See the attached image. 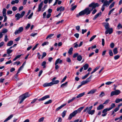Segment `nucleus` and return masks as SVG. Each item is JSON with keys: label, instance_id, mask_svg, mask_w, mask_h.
Here are the masks:
<instances>
[{"label": "nucleus", "instance_id": "1", "mask_svg": "<svg viewBox=\"0 0 122 122\" xmlns=\"http://www.w3.org/2000/svg\"><path fill=\"white\" fill-rule=\"evenodd\" d=\"M92 10H90L89 7L86 8L84 10H82L79 13V14H76V16L78 17L80 16L86 15L90 14Z\"/></svg>", "mask_w": 122, "mask_h": 122}, {"label": "nucleus", "instance_id": "2", "mask_svg": "<svg viewBox=\"0 0 122 122\" xmlns=\"http://www.w3.org/2000/svg\"><path fill=\"white\" fill-rule=\"evenodd\" d=\"M83 108V107H81L79 108L77 110L74 111L72 113L70 114L69 116L68 119L69 120L71 119L72 117H74L77 113L80 112Z\"/></svg>", "mask_w": 122, "mask_h": 122}, {"label": "nucleus", "instance_id": "3", "mask_svg": "<svg viewBox=\"0 0 122 122\" xmlns=\"http://www.w3.org/2000/svg\"><path fill=\"white\" fill-rule=\"evenodd\" d=\"M30 95L29 94L28 92H26L25 93L23 94L22 95L20 96L19 97V100L20 101L19 103L20 104L26 98L29 97Z\"/></svg>", "mask_w": 122, "mask_h": 122}, {"label": "nucleus", "instance_id": "4", "mask_svg": "<svg viewBox=\"0 0 122 122\" xmlns=\"http://www.w3.org/2000/svg\"><path fill=\"white\" fill-rule=\"evenodd\" d=\"M100 5L98 3H95V2H93L89 5V7H92L91 10H92L93 9H95L96 7H98Z\"/></svg>", "mask_w": 122, "mask_h": 122}, {"label": "nucleus", "instance_id": "5", "mask_svg": "<svg viewBox=\"0 0 122 122\" xmlns=\"http://www.w3.org/2000/svg\"><path fill=\"white\" fill-rule=\"evenodd\" d=\"M25 13V12L24 11H23L20 15V14L18 13L15 15V17L16 18V20H19L20 18H22L24 16Z\"/></svg>", "mask_w": 122, "mask_h": 122}, {"label": "nucleus", "instance_id": "6", "mask_svg": "<svg viewBox=\"0 0 122 122\" xmlns=\"http://www.w3.org/2000/svg\"><path fill=\"white\" fill-rule=\"evenodd\" d=\"M120 92V91L119 90H116L115 91L112 92L110 96L112 97L114 95H117Z\"/></svg>", "mask_w": 122, "mask_h": 122}, {"label": "nucleus", "instance_id": "7", "mask_svg": "<svg viewBox=\"0 0 122 122\" xmlns=\"http://www.w3.org/2000/svg\"><path fill=\"white\" fill-rule=\"evenodd\" d=\"M104 0H101V2L102 3H103L102 5L104 6H106L107 7L111 3H110L109 1H108L107 0H106L104 1Z\"/></svg>", "mask_w": 122, "mask_h": 122}, {"label": "nucleus", "instance_id": "8", "mask_svg": "<svg viewBox=\"0 0 122 122\" xmlns=\"http://www.w3.org/2000/svg\"><path fill=\"white\" fill-rule=\"evenodd\" d=\"M23 27H21L19 28L18 30H16L15 32V35L20 33L23 30Z\"/></svg>", "mask_w": 122, "mask_h": 122}, {"label": "nucleus", "instance_id": "9", "mask_svg": "<svg viewBox=\"0 0 122 122\" xmlns=\"http://www.w3.org/2000/svg\"><path fill=\"white\" fill-rule=\"evenodd\" d=\"M50 97L49 95H46L41 98L38 99V101H43L47 98H49Z\"/></svg>", "mask_w": 122, "mask_h": 122}, {"label": "nucleus", "instance_id": "10", "mask_svg": "<svg viewBox=\"0 0 122 122\" xmlns=\"http://www.w3.org/2000/svg\"><path fill=\"white\" fill-rule=\"evenodd\" d=\"M103 25L106 29L108 30L109 29L110 26L108 23L106 22L103 23Z\"/></svg>", "mask_w": 122, "mask_h": 122}, {"label": "nucleus", "instance_id": "11", "mask_svg": "<svg viewBox=\"0 0 122 122\" xmlns=\"http://www.w3.org/2000/svg\"><path fill=\"white\" fill-rule=\"evenodd\" d=\"M102 14V12H100L95 15L94 17L93 18V20H95L98 17H100Z\"/></svg>", "mask_w": 122, "mask_h": 122}, {"label": "nucleus", "instance_id": "12", "mask_svg": "<svg viewBox=\"0 0 122 122\" xmlns=\"http://www.w3.org/2000/svg\"><path fill=\"white\" fill-rule=\"evenodd\" d=\"M62 62V61L60 59V58L57 59L56 61L55 64H61Z\"/></svg>", "mask_w": 122, "mask_h": 122}, {"label": "nucleus", "instance_id": "13", "mask_svg": "<svg viewBox=\"0 0 122 122\" xmlns=\"http://www.w3.org/2000/svg\"><path fill=\"white\" fill-rule=\"evenodd\" d=\"M97 91V89H92L90 91L87 93L88 94H92L94 93Z\"/></svg>", "mask_w": 122, "mask_h": 122}, {"label": "nucleus", "instance_id": "14", "mask_svg": "<svg viewBox=\"0 0 122 122\" xmlns=\"http://www.w3.org/2000/svg\"><path fill=\"white\" fill-rule=\"evenodd\" d=\"M64 8L63 7L61 6L60 7H58L57 8L56 10L57 11L60 10V12H61L64 11Z\"/></svg>", "mask_w": 122, "mask_h": 122}, {"label": "nucleus", "instance_id": "15", "mask_svg": "<svg viewBox=\"0 0 122 122\" xmlns=\"http://www.w3.org/2000/svg\"><path fill=\"white\" fill-rule=\"evenodd\" d=\"M43 3V1H42L39 5L38 6V9L37 10L38 12H40L41 11V8L42 7Z\"/></svg>", "mask_w": 122, "mask_h": 122}, {"label": "nucleus", "instance_id": "16", "mask_svg": "<svg viewBox=\"0 0 122 122\" xmlns=\"http://www.w3.org/2000/svg\"><path fill=\"white\" fill-rule=\"evenodd\" d=\"M92 107V106H91V107H87L84 110L83 112H86L87 110L88 112L89 111H91V109Z\"/></svg>", "mask_w": 122, "mask_h": 122}, {"label": "nucleus", "instance_id": "17", "mask_svg": "<svg viewBox=\"0 0 122 122\" xmlns=\"http://www.w3.org/2000/svg\"><path fill=\"white\" fill-rule=\"evenodd\" d=\"M13 117V115L12 114L10 115L4 121V122H6L7 121H8L10 120L12 117Z\"/></svg>", "mask_w": 122, "mask_h": 122}, {"label": "nucleus", "instance_id": "18", "mask_svg": "<svg viewBox=\"0 0 122 122\" xmlns=\"http://www.w3.org/2000/svg\"><path fill=\"white\" fill-rule=\"evenodd\" d=\"M66 104H63V105H61V106L60 107H57L56 110V112H57L60 109H61L62 107L65 106L66 105Z\"/></svg>", "mask_w": 122, "mask_h": 122}, {"label": "nucleus", "instance_id": "19", "mask_svg": "<svg viewBox=\"0 0 122 122\" xmlns=\"http://www.w3.org/2000/svg\"><path fill=\"white\" fill-rule=\"evenodd\" d=\"M59 81L58 80H55L54 81H52L51 82L52 86L58 83Z\"/></svg>", "mask_w": 122, "mask_h": 122}, {"label": "nucleus", "instance_id": "20", "mask_svg": "<svg viewBox=\"0 0 122 122\" xmlns=\"http://www.w3.org/2000/svg\"><path fill=\"white\" fill-rule=\"evenodd\" d=\"M104 107V106L103 105L101 104L97 108V110H100L103 109Z\"/></svg>", "mask_w": 122, "mask_h": 122}, {"label": "nucleus", "instance_id": "21", "mask_svg": "<svg viewBox=\"0 0 122 122\" xmlns=\"http://www.w3.org/2000/svg\"><path fill=\"white\" fill-rule=\"evenodd\" d=\"M43 86L44 87H46L51 86L52 85L51 82H50L49 83H45L43 85Z\"/></svg>", "mask_w": 122, "mask_h": 122}, {"label": "nucleus", "instance_id": "22", "mask_svg": "<svg viewBox=\"0 0 122 122\" xmlns=\"http://www.w3.org/2000/svg\"><path fill=\"white\" fill-rule=\"evenodd\" d=\"M85 92H83L82 93H80L76 97V98H78L84 96L85 95Z\"/></svg>", "mask_w": 122, "mask_h": 122}, {"label": "nucleus", "instance_id": "23", "mask_svg": "<svg viewBox=\"0 0 122 122\" xmlns=\"http://www.w3.org/2000/svg\"><path fill=\"white\" fill-rule=\"evenodd\" d=\"M113 52L114 55H116L118 53V51L117 50V48L116 47L113 50Z\"/></svg>", "mask_w": 122, "mask_h": 122}, {"label": "nucleus", "instance_id": "24", "mask_svg": "<svg viewBox=\"0 0 122 122\" xmlns=\"http://www.w3.org/2000/svg\"><path fill=\"white\" fill-rule=\"evenodd\" d=\"M115 106V103H112L111 105V107H109L108 109L110 110H111Z\"/></svg>", "mask_w": 122, "mask_h": 122}, {"label": "nucleus", "instance_id": "25", "mask_svg": "<svg viewBox=\"0 0 122 122\" xmlns=\"http://www.w3.org/2000/svg\"><path fill=\"white\" fill-rule=\"evenodd\" d=\"M13 43V41H9L7 44V46H11Z\"/></svg>", "mask_w": 122, "mask_h": 122}, {"label": "nucleus", "instance_id": "26", "mask_svg": "<svg viewBox=\"0 0 122 122\" xmlns=\"http://www.w3.org/2000/svg\"><path fill=\"white\" fill-rule=\"evenodd\" d=\"M120 102H122V98L121 99L116 98L115 101V102L116 103H119Z\"/></svg>", "mask_w": 122, "mask_h": 122}, {"label": "nucleus", "instance_id": "27", "mask_svg": "<svg viewBox=\"0 0 122 122\" xmlns=\"http://www.w3.org/2000/svg\"><path fill=\"white\" fill-rule=\"evenodd\" d=\"M89 67V65L87 64H85L83 66V67L84 68V70H87Z\"/></svg>", "mask_w": 122, "mask_h": 122}, {"label": "nucleus", "instance_id": "28", "mask_svg": "<svg viewBox=\"0 0 122 122\" xmlns=\"http://www.w3.org/2000/svg\"><path fill=\"white\" fill-rule=\"evenodd\" d=\"M13 51V50H12L11 49H7V53L8 54H10Z\"/></svg>", "mask_w": 122, "mask_h": 122}, {"label": "nucleus", "instance_id": "29", "mask_svg": "<svg viewBox=\"0 0 122 122\" xmlns=\"http://www.w3.org/2000/svg\"><path fill=\"white\" fill-rule=\"evenodd\" d=\"M73 48L71 47L69 50L68 53L70 55H71L72 54V51H73Z\"/></svg>", "mask_w": 122, "mask_h": 122}, {"label": "nucleus", "instance_id": "30", "mask_svg": "<svg viewBox=\"0 0 122 122\" xmlns=\"http://www.w3.org/2000/svg\"><path fill=\"white\" fill-rule=\"evenodd\" d=\"M99 67H100V66H98L97 67H96L94 69V70L91 72V74H92L93 73H94L99 68Z\"/></svg>", "mask_w": 122, "mask_h": 122}, {"label": "nucleus", "instance_id": "31", "mask_svg": "<svg viewBox=\"0 0 122 122\" xmlns=\"http://www.w3.org/2000/svg\"><path fill=\"white\" fill-rule=\"evenodd\" d=\"M82 57L81 55H79L77 56V60L79 61H81L82 60Z\"/></svg>", "mask_w": 122, "mask_h": 122}, {"label": "nucleus", "instance_id": "32", "mask_svg": "<svg viewBox=\"0 0 122 122\" xmlns=\"http://www.w3.org/2000/svg\"><path fill=\"white\" fill-rule=\"evenodd\" d=\"M110 111L108 108H106L104 109L102 111V113H107V112L108 111Z\"/></svg>", "mask_w": 122, "mask_h": 122}, {"label": "nucleus", "instance_id": "33", "mask_svg": "<svg viewBox=\"0 0 122 122\" xmlns=\"http://www.w3.org/2000/svg\"><path fill=\"white\" fill-rule=\"evenodd\" d=\"M95 112L94 110H92L88 111V113L89 114H91L92 115L94 114Z\"/></svg>", "mask_w": 122, "mask_h": 122}, {"label": "nucleus", "instance_id": "34", "mask_svg": "<svg viewBox=\"0 0 122 122\" xmlns=\"http://www.w3.org/2000/svg\"><path fill=\"white\" fill-rule=\"evenodd\" d=\"M54 35V34H51L48 36L46 37V39H47L48 38H50Z\"/></svg>", "mask_w": 122, "mask_h": 122}, {"label": "nucleus", "instance_id": "35", "mask_svg": "<svg viewBox=\"0 0 122 122\" xmlns=\"http://www.w3.org/2000/svg\"><path fill=\"white\" fill-rule=\"evenodd\" d=\"M22 55H18L17 56H16L13 59V61H16L17 59L19 58H20L21 56Z\"/></svg>", "mask_w": 122, "mask_h": 122}, {"label": "nucleus", "instance_id": "36", "mask_svg": "<svg viewBox=\"0 0 122 122\" xmlns=\"http://www.w3.org/2000/svg\"><path fill=\"white\" fill-rule=\"evenodd\" d=\"M46 61H43L41 64V66H43V68H45L46 67Z\"/></svg>", "mask_w": 122, "mask_h": 122}, {"label": "nucleus", "instance_id": "37", "mask_svg": "<svg viewBox=\"0 0 122 122\" xmlns=\"http://www.w3.org/2000/svg\"><path fill=\"white\" fill-rule=\"evenodd\" d=\"M66 111H64L62 113L61 116L62 117H64L66 115Z\"/></svg>", "mask_w": 122, "mask_h": 122}, {"label": "nucleus", "instance_id": "38", "mask_svg": "<svg viewBox=\"0 0 122 122\" xmlns=\"http://www.w3.org/2000/svg\"><path fill=\"white\" fill-rule=\"evenodd\" d=\"M108 31L109 32V34H111L113 32V29L112 28L109 29H108Z\"/></svg>", "mask_w": 122, "mask_h": 122}, {"label": "nucleus", "instance_id": "39", "mask_svg": "<svg viewBox=\"0 0 122 122\" xmlns=\"http://www.w3.org/2000/svg\"><path fill=\"white\" fill-rule=\"evenodd\" d=\"M52 102V101L51 100H50L47 101L45 102L44 103V104H47L50 103H51Z\"/></svg>", "mask_w": 122, "mask_h": 122}, {"label": "nucleus", "instance_id": "40", "mask_svg": "<svg viewBox=\"0 0 122 122\" xmlns=\"http://www.w3.org/2000/svg\"><path fill=\"white\" fill-rule=\"evenodd\" d=\"M115 3V2H113L109 6V9H111L114 6Z\"/></svg>", "mask_w": 122, "mask_h": 122}, {"label": "nucleus", "instance_id": "41", "mask_svg": "<svg viewBox=\"0 0 122 122\" xmlns=\"http://www.w3.org/2000/svg\"><path fill=\"white\" fill-rule=\"evenodd\" d=\"M109 53L110 56H113V55L112 52L111 50H109Z\"/></svg>", "mask_w": 122, "mask_h": 122}, {"label": "nucleus", "instance_id": "42", "mask_svg": "<svg viewBox=\"0 0 122 122\" xmlns=\"http://www.w3.org/2000/svg\"><path fill=\"white\" fill-rule=\"evenodd\" d=\"M67 82H66L65 83L62 84L61 86V87H64V86H66L67 84Z\"/></svg>", "mask_w": 122, "mask_h": 122}, {"label": "nucleus", "instance_id": "43", "mask_svg": "<svg viewBox=\"0 0 122 122\" xmlns=\"http://www.w3.org/2000/svg\"><path fill=\"white\" fill-rule=\"evenodd\" d=\"M96 35H94L89 40L90 41H92L96 37Z\"/></svg>", "mask_w": 122, "mask_h": 122}, {"label": "nucleus", "instance_id": "44", "mask_svg": "<svg viewBox=\"0 0 122 122\" xmlns=\"http://www.w3.org/2000/svg\"><path fill=\"white\" fill-rule=\"evenodd\" d=\"M8 31L7 29L4 28L3 30L1 32L2 33H5L7 32Z\"/></svg>", "mask_w": 122, "mask_h": 122}, {"label": "nucleus", "instance_id": "45", "mask_svg": "<svg viewBox=\"0 0 122 122\" xmlns=\"http://www.w3.org/2000/svg\"><path fill=\"white\" fill-rule=\"evenodd\" d=\"M45 118L44 117H42L40 118L38 120V122H43Z\"/></svg>", "mask_w": 122, "mask_h": 122}, {"label": "nucleus", "instance_id": "46", "mask_svg": "<svg viewBox=\"0 0 122 122\" xmlns=\"http://www.w3.org/2000/svg\"><path fill=\"white\" fill-rule=\"evenodd\" d=\"M46 55V53L45 52H43L42 53V55L41 57V58L43 59L44 57H45Z\"/></svg>", "mask_w": 122, "mask_h": 122}, {"label": "nucleus", "instance_id": "47", "mask_svg": "<svg viewBox=\"0 0 122 122\" xmlns=\"http://www.w3.org/2000/svg\"><path fill=\"white\" fill-rule=\"evenodd\" d=\"M120 57V56L117 55L114 56V58L115 60H117Z\"/></svg>", "mask_w": 122, "mask_h": 122}, {"label": "nucleus", "instance_id": "48", "mask_svg": "<svg viewBox=\"0 0 122 122\" xmlns=\"http://www.w3.org/2000/svg\"><path fill=\"white\" fill-rule=\"evenodd\" d=\"M105 95V93L103 92H102L99 95V96L100 97H102Z\"/></svg>", "mask_w": 122, "mask_h": 122}, {"label": "nucleus", "instance_id": "49", "mask_svg": "<svg viewBox=\"0 0 122 122\" xmlns=\"http://www.w3.org/2000/svg\"><path fill=\"white\" fill-rule=\"evenodd\" d=\"M75 98V97H73L71 99L69 100L68 101V103H69L71 102H72Z\"/></svg>", "mask_w": 122, "mask_h": 122}, {"label": "nucleus", "instance_id": "50", "mask_svg": "<svg viewBox=\"0 0 122 122\" xmlns=\"http://www.w3.org/2000/svg\"><path fill=\"white\" fill-rule=\"evenodd\" d=\"M87 83L86 81H83L81 82V84L82 86Z\"/></svg>", "mask_w": 122, "mask_h": 122}, {"label": "nucleus", "instance_id": "51", "mask_svg": "<svg viewBox=\"0 0 122 122\" xmlns=\"http://www.w3.org/2000/svg\"><path fill=\"white\" fill-rule=\"evenodd\" d=\"M49 44V42H44L42 44V46H44L45 45H48Z\"/></svg>", "mask_w": 122, "mask_h": 122}, {"label": "nucleus", "instance_id": "52", "mask_svg": "<svg viewBox=\"0 0 122 122\" xmlns=\"http://www.w3.org/2000/svg\"><path fill=\"white\" fill-rule=\"evenodd\" d=\"M77 7L76 5H75L74 6H72L71 8V10L73 11L74 9L76 8Z\"/></svg>", "mask_w": 122, "mask_h": 122}, {"label": "nucleus", "instance_id": "53", "mask_svg": "<svg viewBox=\"0 0 122 122\" xmlns=\"http://www.w3.org/2000/svg\"><path fill=\"white\" fill-rule=\"evenodd\" d=\"M20 63V61H16L14 62L13 64L14 65H15L16 64L17 65H18Z\"/></svg>", "mask_w": 122, "mask_h": 122}, {"label": "nucleus", "instance_id": "54", "mask_svg": "<svg viewBox=\"0 0 122 122\" xmlns=\"http://www.w3.org/2000/svg\"><path fill=\"white\" fill-rule=\"evenodd\" d=\"M113 82H111V81H108L107 82L105 83V84L106 85H109L111 84L112 83H113Z\"/></svg>", "mask_w": 122, "mask_h": 122}, {"label": "nucleus", "instance_id": "55", "mask_svg": "<svg viewBox=\"0 0 122 122\" xmlns=\"http://www.w3.org/2000/svg\"><path fill=\"white\" fill-rule=\"evenodd\" d=\"M114 46V43H111L110 45V47L112 48H113Z\"/></svg>", "mask_w": 122, "mask_h": 122}, {"label": "nucleus", "instance_id": "56", "mask_svg": "<svg viewBox=\"0 0 122 122\" xmlns=\"http://www.w3.org/2000/svg\"><path fill=\"white\" fill-rule=\"evenodd\" d=\"M110 101L109 99H107L103 103V104H106L108 103Z\"/></svg>", "mask_w": 122, "mask_h": 122}, {"label": "nucleus", "instance_id": "57", "mask_svg": "<svg viewBox=\"0 0 122 122\" xmlns=\"http://www.w3.org/2000/svg\"><path fill=\"white\" fill-rule=\"evenodd\" d=\"M66 77H67L66 76H65V77L63 78L62 79V80L61 81V83L63 82L66 79Z\"/></svg>", "mask_w": 122, "mask_h": 122}, {"label": "nucleus", "instance_id": "58", "mask_svg": "<svg viewBox=\"0 0 122 122\" xmlns=\"http://www.w3.org/2000/svg\"><path fill=\"white\" fill-rule=\"evenodd\" d=\"M33 15V13L32 12V13L29 15L28 17V19H30L32 17Z\"/></svg>", "mask_w": 122, "mask_h": 122}, {"label": "nucleus", "instance_id": "59", "mask_svg": "<svg viewBox=\"0 0 122 122\" xmlns=\"http://www.w3.org/2000/svg\"><path fill=\"white\" fill-rule=\"evenodd\" d=\"M37 100H38L37 98L34 99L32 101V102H31V103L33 104V103H35L36 101Z\"/></svg>", "mask_w": 122, "mask_h": 122}, {"label": "nucleus", "instance_id": "60", "mask_svg": "<svg viewBox=\"0 0 122 122\" xmlns=\"http://www.w3.org/2000/svg\"><path fill=\"white\" fill-rule=\"evenodd\" d=\"M8 36L7 35H6L5 36L4 40L6 42L8 40Z\"/></svg>", "mask_w": 122, "mask_h": 122}, {"label": "nucleus", "instance_id": "61", "mask_svg": "<svg viewBox=\"0 0 122 122\" xmlns=\"http://www.w3.org/2000/svg\"><path fill=\"white\" fill-rule=\"evenodd\" d=\"M78 53H75L74 54L73 57L74 58H75L78 56Z\"/></svg>", "mask_w": 122, "mask_h": 122}, {"label": "nucleus", "instance_id": "62", "mask_svg": "<svg viewBox=\"0 0 122 122\" xmlns=\"http://www.w3.org/2000/svg\"><path fill=\"white\" fill-rule=\"evenodd\" d=\"M79 34L78 33H76L74 35V36L77 38H78L79 37Z\"/></svg>", "mask_w": 122, "mask_h": 122}, {"label": "nucleus", "instance_id": "63", "mask_svg": "<svg viewBox=\"0 0 122 122\" xmlns=\"http://www.w3.org/2000/svg\"><path fill=\"white\" fill-rule=\"evenodd\" d=\"M105 44V41L104 39H102V45L103 46H104Z\"/></svg>", "mask_w": 122, "mask_h": 122}, {"label": "nucleus", "instance_id": "64", "mask_svg": "<svg viewBox=\"0 0 122 122\" xmlns=\"http://www.w3.org/2000/svg\"><path fill=\"white\" fill-rule=\"evenodd\" d=\"M37 33H32L30 34V36H31L34 37L36 35Z\"/></svg>", "mask_w": 122, "mask_h": 122}]
</instances>
